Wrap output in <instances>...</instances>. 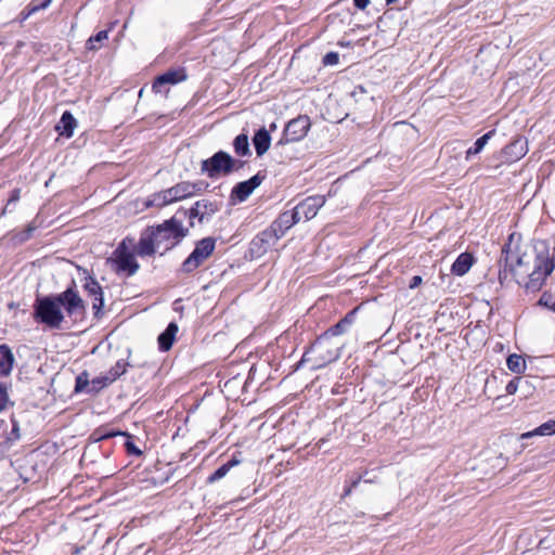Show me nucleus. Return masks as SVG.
I'll return each instance as SVG.
<instances>
[{"label": "nucleus", "mask_w": 555, "mask_h": 555, "mask_svg": "<svg viewBox=\"0 0 555 555\" xmlns=\"http://www.w3.org/2000/svg\"><path fill=\"white\" fill-rule=\"evenodd\" d=\"M82 321L86 315V302L79 295L76 282L72 280L66 289L60 294H37L33 305V319L52 330H59L65 319Z\"/></svg>", "instance_id": "f257e3e1"}, {"label": "nucleus", "mask_w": 555, "mask_h": 555, "mask_svg": "<svg viewBox=\"0 0 555 555\" xmlns=\"http://www.w3.org/2000/svg\"><path fill=\"white\" fill-rule=\"evenodd\" d=\"M513 235L509 236L512 241ZM508 245V260L511 261V273L514 281L522 286L526 292L535 293L540 291L546 278L555 269V259L548 256V250L535 253L534 255H518L512 250L511 242Z\"/></svg>", "instance_id": "f03ea898"}, {"label": "nucleus", "mask_w": 555, "mask_h": 555, "mask_svg": "<svg viewBox=\"0 0 555 555\" xmlns=\"http://www.w3.org/2000/svg\"><path fill=\"white\" fill-rule=\"evenodd\" d=\"M178 211L170 219L160 224L145 228L135 245V253L140 257H151L158 249H163L160 255L172 249L186 236L188 229L182 224V219L178 218Z\"/></svg>", "instance_id": "7ed1b4c3"}, {"label": "nucleus", "mask_w": 555, "mask_h": 555, "mask_svg": "<svg viewBox=\"0 0 555 555\" xmlns=\"http://www.w3.org/2000/svg\"><path fill=\"white\" fill-rule=\"evenodd\" d=\"M328 333H323L314 343L307 349L297 367L304 363H312L313 370L325 367L327 364L335 362L340 357L341 345L332 339Z\"/></svg>", "instance_id": "20e7f679"}, {"label": "nucleus", "mask_w": 555, "mask_h": 555, "mask_svg": "<svg viewBox=\"0 0 555 555\" xmlns=\"http://www.w3.org/2000/svg\"><path fill=\"white\" fill-rule=\"evenodd\" d=\"M127 241L128 237L124 238L113 253V257L109 259L114 264V270L117 274L125 273L127 276L134 275L140 264L135 259V248L130 250Z\"/></svg>", "instance_id": "39448f33"}, {"label": "nucleus", "mask_w": 555, "mask_h": 555, "mask_svg": "<svg viewBox=\"0 0 555 555\" xmlns=\"http://www.w3.org/2000/svg\"><path fill=\"white\" fill-rule=\"evenodd\" d=\"M279 242L278 234H273L268 228L258 233L249 243L245 253V259H259L268 253Z\"/></svg>", "instance_id": "423d86ee"}, {"label": "nucleus", "mask_w": 555, "mask_h": 555, "mask_svg": "<svg viewBox=\"0 0 555 555\" xmlns=\"http://www.w3.org/2000/svg\"><path fill=\"white\" fill-rule=\"evenodd\" d=\"M310 127V118L307 115H299L286 124L279 144H286L302 140L307 135Z\"/></svg>", "instance_id": "0eeeda50"}, {"label": "nucleus", "mask_w": 555, "mask_h": 555, "mask_svg": "<svg viewBox=\"0 0 555 555\" xmlns=\"http://www.w3.org/2000/svg\"><path fill=\"white\" fill-rule=\"evenodd\" d=\"M85 292L89 297L93 298L92 309L94 311V318L100 320L103 317L104 308V292L100 283L92 275H88L85 279L82 285Z\"/></svg>", "instance_id": "6e6552de"}, {"label": "nucleus", "mask_w": 555, "mask_h": 555, "mask_svg": "<svg viewBox=\"0 0 555 555\" xmlns=\"http://www.w3.org/2000/svg\"><path fill=\"white\" fill-rule=\"evenodd\" d=\"M208 258V237H203L196 244L193 251L182 262L181 271L184 273H191L197 269L201 263Z\"/></svg>", "instance_id": "1a4fd4ad"}, {"label": "nucleus", "mask_w": 555, "mask_h": 555, "mask_svg": "<svg viewBox=\"0 0 555 555\" xmlns=\"http://www.w3.org/2000/svg\"><path fill=\"white\" fill-rule=\"evenodd\" d=\"M234 158L227 152L219 151L210 156V179L229 176L233 172Z\"/></svg>", "instance_id": "9d476101"}, {"label": "nucleus", "mask_w": 555, "mask_h": 555, "mask_svg": "<svg viewBox=\"0 0 555 555\" xmlns=\"http://www.w3.org/2000/svg\"><path fill=\"white\" fill-rule=\"evenodd\" d=\"M264 175L261 172L256 173L250 179L246 181L238 182L231 191L230 198L233 203L235 202H244L249 195L257 189L264 179Z\"/></svg>", "instance_id": "9b49d317"}, {"label": "nucleus", "mask_w": 555, "mask_h": 555, "mask_svg": "<svg viewBox=\"0 0 555 555\" xmlns=\"http://www.w3.org/2000/svg\"><path fill=\"white\" fill-rule=\"evenodd\" d=\"M325 198L321 195L309 196L300 202L296 207V212L300 220H310L317 216L319 209L324 205Z\"/></svg>", "instance_id": "f8f14e48"}, {"label": "nucleus", "mask_w": 555, "mask_h": 555, "mask_svg": "<svg viewBox=\"0 0 555 555\" xmlns=\"http://www.w3.org/2000/svg\"><path fill=\"white\" fill-rule=\"evenodd\" d=\"M300 221L299 216L296 212V209L282 212L276 220H274L268 229L273 232V234H278V238L284 236L287 230H289L294 224Z\"/></svg>", "instance_id": "ddd939ff"}, {"label": "nucleus", "mask_w": 555, "mask_h": 555, "mask_svg": "<svg viewBox=\"0 0 555 555\" xmlns=\"http://www.w3.org/2000/svg\"><path fill=\"white\" fill-rule=\"evenodd\" d=\"M528 152V142L525 138L518 137L504 146L501 155L504 162L514 163L524 157Z\"/></svg>", "instance_id": "4468645a"}, {"label": "nucleus", "mask_w": 555, "mask_h": 555, "mask_svg": "<svg viewBox=\"0 0 555 555\" xmlns=\"http://www.w3.org/2000/svg\"><path fill=\"white\" fill-rule=\"evenodd\" d=\"M77 127V120L69 111H65L59 122L55 125V131L64 138H72Z\"/></svg>", "instance_id": "2eb2a0df"}, {"label": "nucleus", "mask_w": 555, "mask_h": 555, "mask_svg": "<svg viewBox=\"0 0 555 555\" xmlns=\"http://www.w3.org/2000/svg\"><path fill=\"white\" fill-rule=\"evenodd\" d=\"M179 331L176 322H170L167 327L158 335L157 343L158 349L163 352L169 351L176 340V335Z\"/></svg>", "instance_id": "dca6fc26"}, {"label": "nucleus", "mask_w": 555, "mask_h": 555, "mask_svg": "<svg viewBox=\"0 0 555 555\" xmlns=\"http://www.w3.org/2000/svg\"><path fill=\"white\" fill-rule=\"evenodd\" d=\"M166 190L172 203L192 196L196 192L195 184L190 182H180Z\"/></svg>", "instance_id": "f3484780"}, {"label": "nucleus", "mask_w": 555, "mask_h": 555, "mask_svg": "<svg viewBox=\"0 0 555 555\" xmlns=\"http://www.w3.org/2000/svg\"><path fill=\"white\" fill-rule=\"evenodd\" d=\"M15 358L7 344L0 345V377H8L14 366Z\"/></svg>", "instance_id": "a211bd4d"}, {"label": "nucleus", "mask_w": 555, "mask_h": 555, "mask_svg": "<svg viewBox=\"0 0 555 555\" xmlns=\"http://www.w3.org/2000/svg\"><path fill=\"white\" fill-rule=\"evenodd\" d=\"M253 144L257 156H262L270 147L271 135L269 131L262 127L258 129L253 137Z\"/></svg>", "instance_id": "6ab92c4d"}, {"label": "nucleus", "mask_w": 555, "mask_h": 555, "mask_svg": "<svg viewBox=\"0 0 555 555\" xmlns=\"http://www.w3.org/2000/svg\"><path fill=\"white\" fill-rule=\"evenodd\" d=\"M241 462H242L241 452H236V453L232 454L229 460L221 463L219 465V467L212 474H210V482L218 481V480L222 479L223 477H225L227 474L229 473V470L232 467L238 465Z\"/></svg>", "instance_id": "aec40b11"}, {"label": "nucleus", "mask_w": 555, "mask_h": 555, "mask_svg": "<svg viewBox=\"0 0 555 555\" xmlns=\"http://www.w3.org/2000/svg\"><path fill=\"white\" fill-rule=\"evenodd\" d=\"M474 256L469 253H462L451 267V272L457 276L466 274L474 263Z\"/></svg>", "instance_id": "412c9836"}, {"label": "nucleus", "mask_w": 555, "mask_h": 555, "mask_svg": "<svg viewBox=\"0 0 555 555\" xmlns=\"http://www.w3.org/2000/svg\"><path fill=\"white\" fill-rule=\"evenodd\" d=\"M511 261L512 260H508V245H503L502 250H501V257L499 260V266H500L499 281H500L501 285H504L508 281V278L512 276Z\"/></svg>", "instance_id": "4be33fe9"}, {"label": "nucleus", "mask_w": 555, "mask_h": 555, "mask_svg": "<svg viewBox=\"0 0 555 555\" xmlns=\"http://www.w3.org/2000/svg\"><path fill=\"white\" fill-rule=\"evenodd\" d=\"M357 309L349 311L340 321L335 325L331 326L325 333H328L332 337L344 334L347 328L353 323L356 319Z\"/></svg>", "instance_id": "5701e85b"}, {"label": "nucleus", "mask_w": 555, "mask_h": 555, "mask_svg": "<svg viewBox=\"0 0 555 555\" xmlns=\"http://www.w3.org/2000/svg\"><path fill=\"white\" fill-rule=\"evenodd\" d=\"M120 435H124V431L120 429L113 428L109 426H101L93 430V433L90 435V440L93 442H100L115 437H119Z\"/></svg>", "instance_id": "b1692460"}, {"label": "nucleus", "mask_w": 555, "mask_h": 555, "mask_svg": "<svg viewBox=\"0 0 555 555\" xmlns=\"http://www.w3.org/2000/svg\"><path fill=\"white\" fill-rule=\"evenodd\" d=\"M188 77L186 72L183 67L169 68L160 74L159 82H166L167 85H177Z\"/></svg>", "instance_id": "393cba45"}, {"label": "nucleus", "mask_w": 555, "mask_h": 555, "mask_svg": "<svg viewBox=\"0 0 555 555\" xmlns=\"http://www.w3.org/2000/svg\"><path fill=\"white\" fill-rule=\"evenodd\" d=\"M245 385L246 380L240 374L225 380L223 387L221 386V380H219V387L221 388V391L227 395V397L234 396L236 390L238 388H243Z\"/></svg>", "instance_id": "a878e982"}, {"label": "nucleus", "mask_w": 555, "mask_h": 555, "mask_svg": "<svg viewBox=\"0 0 555 555\" xmlns=\"http://www.w3.org/2000/svg\"><path fill=\"white\" fill-rule=\"evenodd\" d=\"M171 199L169 195H167V190H163L160 192H156L152 194L149 198H146L143 203L145 208L150 207H163L168 204H171Z\"/></svg>", "instance_id": "bb28decb"}, {"label": "nucleus", "mask_w": 555, "mask_h": 555, "mask_svg": "<svg viewBox=\"0 0 555 555\" xmlns=\"http://www.w3.org/2000/svg\"><path fill=\"white\" fill-rule=\"evenodd\" d=\"M494 133L495 130H490L480 138H478L475 141L474 145L466 151V160L470 159L472 156L479 154L483 150L488 141L494 135Z\"/></svg>", "instance_id": "cd10ccee"}, {"label": "nucleus", "mask_w": 555, "mask_h": 555, "mask_svg": "<svg viewBox=\"0 0 555 555\" xmlns=\"http://www.w3.org/2000/svg\"><path fill=\"white\" fill-rule=\"evenodd\" d=\"M207 210H208V201L202 199V201L196 202L189 210H184L182 212V215H183V217H185L188 215L191 220L198 217L199 221H202L204 219L205 215L207 214Z\"/></svg>", "instance_id": "c85d7f7f"}, {"label": "nucleus", "mask_w": 555, "mask_h": 555, "mask_svg": "<svg viewBox=\"0 0 555 555\" xmlns=\"http://www.w3.org/2000/svg\"><path fill=\"white\" fill-rule=\"evenodd\" d=\"M555 434V420H550L532 431H528L521 435V439L530 438L532 436H551Z\"/></svg>", "instance_id": "c756f323"}, {"label": "nucleus", "mask_w": 555, "mask_h": 555, "mask_svg": "<svg viewBox=\"0 0 555 555\" xmlns=\"http://www.w3.org/2000/svg\"><path fill=\"white\" fill-rule=\"evenodd\" d=\"M233 147H234V152L238 156H250L251 155L247 133H241V134L236 135V138L233 141Z\"/></svg>", "instance_id": "7c9ffc66"}, {"label": "nucleus", "mask_w": 555, "mask_h": 555, "mask_svg": "<svg viewBox=\"0 0 555 555\" xmlns=\"http://www.w3.org/2000/svg\"><path fill=\"white\" fill-rule=\"evenodd\" d=\"M113 384L112 379L105 374L101 376H96L91 380L90 389H88L89 395H98L104 388Z\"/></svg>", "instance_id": "2f4dec72"}, {"label": "nucleus", "mask_w": 555, "mask_h": 555, "mask_svg": "<svg viewBox=\"0 0 555 555\" xmlns=\"http://www.w3.org/2000/svg\"><path fill=\"white\" fill-rule=\"evenodd\" d=\"M506 364L508 370L513 373L520 374L526 371V361L520 354H509Z\"/></svg>", "instance_id": "473e14b6"}, {"label": "nucleus", "mask_w": 555, "mask_h": 555, "mask_svg": "<svg viewBox=\"0 0 555 555\" xmlns=\"http://www.w3.org/2000/svg\"><path fill=\"white\" fill-rule=\"evenodd\" d=\"M52 0H31V2L22 11V20H26L37 11L47 9Z\"/></svg>", "instance_id": "72a5a7b5"}, {"label": "nucleus", "mask_w": 555, "mask_h": 555, "mask_svg": "<svg viewBox=\"0 0 555 555\" xmlns=\"http://www.w3.org/2000/svg\"><path fill=\"white\" fill-rule=\"evenodd\" d=\"M130 366V363L126 360L121 359L118 360L114 366H112L106 375L112 379L114 383L116 379H118L120 376H122L127 372V367Z\"/></svg>", "instance_id": "f704fd0d"}, {"label": "nucleus", "mask_w": 555, "mask_h": 555, "mask_svg": "<svg viewBox=\"0 0 555 555\" xmlns=\"http://www.w3.org/2000/svg\"><path fill=\"white\" fill-rule=\"evenodd\" d=\"M119 437L125 438L124 448L128 455H132V456L142 455L143 452L139 447L135 446L134 437L131 434L124 431V435H120Z\"/></svg>", "instance_id": "c9c22d12"}, {"label": "nucleus", "mask_w": 555, "mask_h": 555, "mask_svg": "<svg viewBox=\"0 0 555 555\" xmlns=\"http://www.w3.org/2000/svg\"><path fill=\"white\" fill-rule=\"evenodd\" d=\"M91 380L89 379V373L87 371L81 372L75 379V393L86 392L90 389Z\"/></svg>", "instance_id": "e433bc0d"}, {"label": "nucleus", "mask_w": 555, "mask_h": 555, "mask_svg": "<svg viewBox=\"0 0 555 555\" xmlns=\"http://www.w3.org/2000/svg\"><path fill=\"white\" fill-rule=\"evenodd\" d=\"M108 38V30H100L94 36H91L87 42H86V49L90 51L98 50V47L95 46V42H103L104 40H107Z\"/></svg>", "instance_id": "4c0bfd02"}, {"label": "nucleus", "mask_w": 555, "mask_h": 555, "mask_svg": "<svg viewBox=\"0 0 555 555\" xmlns=\"http://www.w3.org/2000/svg\"><path fill=\"white\" fill-rule=\"evenodd\" d=\"M534 380L537 379L529 376L520 377L519 390L522 392L525 398H528L533 393V390L535 389Z\"/></svg>", "instance_id": "58836bf2"}, {"label": "nucleus", "mask_w": 555, "mask_h": 555, "mask_svg": "<svg viewBox=\"0 0 555 555\" xmlns=\"http://www.w3.org/2000/svg\"><path fill=\"white\" fill-rule=\"evenodd\" d=\"M14 403L10 401L8 385L5 383L0 382V413L3 412L8 405H13Z\"/></svg>", "instance_id": "ea45409f"}, {"label": "nucleus", "mask_w": 555, "mask_h": 555, "mask_svg": "<svg viewBox=\"0 0 555 555\" xmlns=\"http://www.w3.org/2000/svg\"><path fill=\"white\" fill-rule=\"evenodd\" d=\"M36 229H37L36 225H34L33 223H29L23 231H21L20 233H17L15 235V238L20 243L26 242L33 236Z\"/></svg>", "instance_id": "a19ab883"}, {"label": "nucleus", "mask_w": 555, "mask_h": 555, "mask_svg": "<svg viewBox=\"0 0 555 555\" xmlns=\"http://www.w3.org/2000/svg\"><path fill=\"white\" fill-rule=\"evenodd\" d=\"M160 80V75L156 76V78L154 79L153 81V85H152V90L155 92V93H160V94H164V95H167L168 92H169V88L166 82H159Z\"/></svg>", "instance_id": "79ce46f5"}, {"label": "nucleus", "mask_w": 555, "mask_h": 555, "mask_svg": "<svg viewBox=\"0 0 555 555\" xmlns=\"http://www.w3.org/2000/svg\"><path fill=\"white\" fill-rule=\"evenodd\" d=\"M339 61V55L337 52H328L323 56L322 63L325 66L336 65Z\"/></svg>", "instance_id": "37998d69"}, {"label": "nucleus", "mask_w": 555, "mask_h": 555, "mask_svg": "<svg viewBox=\"0 0 555 555\" xmlns=\"http://www.w3.org/2000/svg\"><path fill=\"white\" fill-rule=\"evenodd\" d=\"M520 387V377L513 378L507 385H506V392L508 395H514Z\"/></svg>", "instance_id": "c03bdc74"}, {"label": "nucleus", "mask_w": 555, "mask_h": 555, "mask_svg": "<svg viewBox=\"0 0 555 555\" xmlns=\"http://www.w3.org/2000/svg\"><path fill=\"white\" fill-rule=\"evenodd\" d=\"M538 304L540 306H543V307H546V308H551L553 306V304H555V300H554V298H553V296L551 294L543 293L542 296L540 297Z\"/></svg>", "instance_id": "a18cd8bd"}, {"label": "nucleus", "mask_w": 555, "mask_h": 555, "mask_svg": "<svg viewBox=\"0 0 555 555\" xmlns=\"http://www.w3.org/2000/svg\"><path fill=\"white\" fill-rule=\"evenodd\" d=\"M12 430L10 433V437L8 438L9 440H17L20 439V427H18V422L15 421V420H12Z\"/></svg>", "instance_id": "49530a36"}, {"label": "nucleus", "mask_w": 555, "mask_h": 555, "mask_svg": "<svg viewBox=\"0 0 555 555\" xmlns=\"http://www.w3.org/2000/svg\"><path fill=\"white\" fill-rule=\"evenodd\" d=\"M360 481H361V477H359L358 479L351 481L350 485L347 486L346 489L344 490L343 498L349 496L351 494L352 490L358 487Z\"/></svg>", "instance_id": "de8ad7c7"}, {"label": "nucleus", "mask_w": 555, "mask_h": 555, "mask_svg": "<svg viewBox=\"0 0 555 555\" xmlns=\"http://www.w3.org/2000/svg\"><path fill=\"white\" fill-rule=\"evenodd\" d=\"M20 197H21V190L20 189H13L10 193V196H9V199H8V205L12 204V203H16L20 201Z\"/></svg>", "instance_id": "09e8293b"}, {"label": "nucleus", "mask_w": 555, "mask_h": 555, "mask_svg": "<svg viewBox=\"0 0 555 555\" xmlns=\"http://www.w3.org/2000/svg\"><path fill=\"white\" fill-rule=\"evenodd\" d=\"M220 241V244H224L227 242V238L223 236H210V255L214 253L217 243Z\"/></svg>", "instance_id": "8fccbe9b"}, {"label": "nucleus", "mask_w": 555, "mask_h": 555, "mask_svg": "<svg viewBox=\"0 0 555 555\" xmlns=\"http://www.w3.org/2000/svg\"><path fill=\"white\" fill-rule=\"evenodd\" d=\"M422 281H423V280H422V276H420V275H414V276L411 279V281H410L409 287H410L411 289H413V288L417 287L418 285H421Z\"/></svg>", "instance_id": "3c124183"}, {"label": "nucleus", "mask_w": 555, "mask_h": 555, "mask_svg": "<svg viewBox=\"0 0 555 555\" xmlns=\"http://www.w3.org/2000/svg\"><path fill=\"white\" fill-rule=\"evenodd\" d=\"M370 3V0H353V4L359 10H364Z\"/></svg>", "instance_id": "603ef678"}, {"label": "nucleus", "mask_w": 555, "mask_h": 555, "mask_svg": "<svg viewBox=\"0 0 555 555\" xmlns=\"http://www.w3.org/2000/svg\"><path fill=\"white\" fill-rule=\"evenodd\" d=\"M244 165H245V162L240 160V159H234L233 172L242 169L244 167Z\"/></svg>", "instance_id": "864d4df0"}, {"label": "nucleus", "mask_w": 555, "mask_h": 555, "mask_svg": "<svg viewBox=\"0 0 555 555\" xmlns=\"http://www.w3.org/2000/svg\"><path fill=\"white\" fill-rule=\"evenodd\" d=\"M222 338H223V335L220 333H217L214 335L212 341H214V344H217V343H220L222 340Z\"/></svg>", "instance_id": "5fc2aeb1"}, {"label": "nucleus", "mask_w": 555, "mask_h": 555, "mask_svg": "<svg viewBox=\"0 0 555 555\" xmlns=\"http://www.w3.org/2000/svg\"><path fill=\"white\" fill-rule=\"evenodd\" d=\"M208 167H209L208 158L207 159H203L202 160V171H204V172L208 171Z\"/></svg>", "instance_id": "6e6d98bb"}, {"label": "nucleus", "mask_w": 555, "mask_h": 555, "mask_svg": "<svg viewBox=\"0 0 555 555\" xmlns=\"http://www.w3.org/2000/svg\"><path fill=\"white\" fill-rule=\"evenodd\" d=\"M397 1H398V0H386V3H387V4H393V3H396Z\"/></svg>", "instance_id": "4d7b16f0"}, {"label": "nucleus", "mask_w": 555, "mask_h": 555, "mask_svg": "<svg viewBox=\"0 0 555 555\" xmlns=\"http://www.w3.org/2000/svg\"><path fill=\"white\" fill-rule=\"evenodd\" d=\"M550 309L555 312V302L553 304V306Z\"/></svg>", "instance_id": "13d9d810"}, {"label": "nucleus", "mask_w": 555, "mask_h": 555, "mask_svg": "<svg viewBox=\"0 0 555 555\" xmlns=\"http://www.w3.org/2000/svg\"><path fill=\"white\" fill-rule=\"evenodd\" d=\"M358 89H359L362 93L364 92L363 87H358Z\"/></svg>", "instance_id": "bf43d9fd"}, {"label": "nucleus", "mask_w": 555, "mask_h": 555, "mask_svg": "<svg viewBox=\"0 0 555 555\" xmlns=\"http://www.w3.org/2000/svg\"><path fill=\"white\" fill-rule=\"evenodd\" d=\"M128 357L131 354V349L127 350Z\"/></svg>", "instance_id": "052dcab7"}]
</instances>
